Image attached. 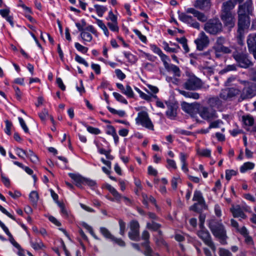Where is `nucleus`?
Wrapping results in <instances>:
<instances>
[{
  "mask_svg": "<svg viewBox=\"0 0 256 256\" xmlns=\"http://www.w3.org/2000/svg\"><path fill=\"white\" fill-rule=\"evenodd\" d=\"M253 10L252 0H246L244 3L238 6V37L240 40L243 38L244 30L250 26V16L252 14Z\"/></svg>",
  "mask_w": 256,
  "mask_h": 256,
  "instance_id": "nucleus-1",
  "label": "nucleus"
},
{
  "mask_svg": "<svg viewBox=\"0 0 256 256\" xmlns=\"http://www.w3.org/2000/svg\"><path fill=\"white\" fill-rule=\"evenodd\" d=\"M188 14H192L194 18L202 22H205L208 20L207 16L204 13L194 8H188L186 10V12H178V18L180 20L196 29L200 28V24Z\"/></svg>",
  "mask_w": 256,
  "mask_h": 256,
  "instance_id": "nucleus-2",
  "label": "nucleus"
},
{
  "mask_svg": "<svg viewBox=\"0 0 256 256\" xmlns=\"http://www.w3.org/2000/svg\"><path fill=\"white\" fill-rule=\"evenodd\" d=\"M232 57L238 66L246 68L253 66V63L248 58V54L242 50H236L232 52Z\"/></svg>",
  "mask_w": 256,
  "mask_h": 256,
  "instance_id": "nucleus-3",
  "label": "nucleus"
},
{
  "mask_svg": "<svg viewBox=\"0 0 256 256\" xmlns=\"http://www.w3.org/2000/svg\"><path fill=\"white\" fill-rule=\"evenodd\" d=\"M208 227L214 236L221 240V242L224 244L226 238V232L224 226L220 222L214 220H211L208 224Z\"/></svg>",
  "mask_w": 256,
  "mask_h": 256,
  "instance_id": "nucleus-4",
  "label": "nucleus"
},
{
  "mask_svg": "<svg viewBox=\"0 0 256 256\" xmlns=\"http://www.w3.org/2000/svg\"><path fill=\"white\" fill-rule=\"evenodd\" d=\"M136 122L137 124L140 125L148 130H154V124L148 113L146 111H141L138 113V116L136 118Z\"/></svg>",
  "mask_w": 256,
  "mask_h": 256,
  "instance_id": "nucleus-5",
  "label": "nucleus"
},
{
  "mask_svg": "<svg viewBox=\"0 0 256 256\" xmlns=\"http://www.w3.org/2000/svg\"><path fill=\"white\" fill-rule=\"evenodd\" d=\"M204 30L211 34H216L222 31V26L218 19H212L205 24Z\"/></svg>",
  "mask_w": 256,
  "mask_h": 256,
  "instance_id": "nucleus-6",
  "label": "nucleus"
},
{
  "mask_svg": "<svg viewBox=\"0 0 256 256\" xmlns=\"http://www.w3.org/2000/svg\"><path fill=\"white\" fill-rule=\"evenodd\" d=\"M198 113L202 118L208 122H211L218 118L216 111L210 106H201Z\"/></svg>",
  "mask_w": 256,
  "mask_h": 256,
  "instance_id": "nucleus-7",
  "label": "nucleus"
},
{
  "mask_svg": "<svg viewBox=\"0 0 256 256\" xmlns=\"http://www.w3.org/2000/svg\"><path fill=\"white\" fill-rule=\"evenodd\" d=\"M202 86L200 79L194 76H189L186 81L184 83V88L188 90H196L200 89Z\"/></svg>",
  "mask_w": 256,
  "mask_h": 256,
  "instance_id": "nucleus-8",
  "label": "nucleus"
},
{
  "mask_svg": "<svg viewBox=\"0 0 256 256\" xmlns=\"http://www.w3.org/2000/svg\"><path fill=\"white\" fill-rule=\"evenodd\" d=\"M197 234L198 237L201 238L206 244L208 246L213 252H215L216 248L212 240L210 235L209 232L206 229L200 228V230L197 232Z\"/></svg>",
  "mask_w": 256,
  "mask_h": 256,
  "instance_id": "nucleus-9",
  "label": "nucleus"
},
{
  "mask_svg": "<svg viewBox=\"0 0 256 256\" xmlns=\"http://www.w3.org/2000/svg\"><path fill=\"white\" fill-rule=\"evenodd\" d=\"M130 231L128 232V235L129 238L134 241H138L140 240V224L136 220H132L130 224Z\"/></svg>",
  "mask_w": 256,
  "mask_h": 256,
  "instance_id": "nucleus-10",
  "label": "nucleus"
},
{
  "mask_svg": "<svg viewBox=\"0 0 256 256\" xmlns=\"http://www.w3.org/2000/svg\"><path fill=\"white\" fill-rule=\"evenodd\" d=\"M240 94V90L238 88H227L222 90L220 97L224 100H227L234 98Z\"/></svg>",
  "mask_w": 256,
  "mask_h": 256,
  "instance_id": "nucleus-11",
  "label": "nucleus"
},
{
  "mask_svg": "<svg viewBox=\"0 0 256 256\" xmlns=\"http://www.w3.org/2000/svg\"><path fill=\"white\" fill-rule=\"evenodd\" d=\"M242 121L244 125V128L250 132H256V124L254 123V117L250 114L242 116Z\"/></svg>",
  "mask_w": 256,
  "mask_h": 256,
  "instance_id": "nucleus-12",
  "label": "nucleus"
},
{
  "mask_svg": "<svg viewBox=\"0 0 256 256\" xmlns=\"http://www.w3.org/2000/svg\"><path fill=\"white\" fill-rule=\"evenodd\" d=\"M209 42V38L204 32H200L198 38L194 40L196 48L199 50H202L207 47Z\"/></svg>",
  "mask_w": 256,
  "mask_h": 256,
  "instance_id": "nucleus-13",
  "label": "nucleus"
},
{
  "mask_svg": "<svg viewBox=\"0 0 256 256\" xmlns=\"http://www.w3.org/2000/svg\"><path fill=\"white\" fill-rule=\"evenodd\" d=\"M235 14H221L220 18L225 26L231 29L235 26Z\"/></svg>",
  "mask_w": 256,
  "mask_h": 256,
  "instance_id": "nucleus-14",
  "label": "nucleus"
},
{
  "mask_svg": "<svg viewBox=\"0 0 256 256\" xmlns=\"http://www.w3.org/2000/svg\"><path fill=\"white\" fill-rule=\"evenodd\" d=\"M210 0H196L193 4L194 8L202 10L208 11L211 7Z\"/></svg>",
  "mask_w": 256,
  "mask_h": 256,
  "instance_id": "nucleus-15",
  "label": "nucleus"
},
{
  "mask_svg": "<svg viewBox=\"0 0 256 256\" xmlns=\"http://www.w3.org/2000/svg\"><path fill=\"white\" fill-rule=\"evenodd\" d=\"M150 238V234L146 230H144L142 233V238L146 240L142 244V246H144L146 250L144 254L146 256H159L158 254H156L154 255L152 254V250L148 245L149 241L148 239Z\"/></svg>",
  "mask_w": 256,
  "mask_h": 256,
  "instance_id": "nucleus-16",
  "label": "nucleus"
},
{
  "mask_svg": "<svg viewBox=\"0 0 256 256\" xmlns=\"http://www.w3.org/2000/svg\"><path fill=\"white\" fill-rule=\"evenodd\" d=\"M235 2L232 0H228L223 2L221 14H234L232 10L236 6Z\"/></svg>",
  "mask_w": 256,
  "mask_h": 256,
  "instance_id": "nucleus-17",
  "label": "nucleus"
},
{
  "mask_svg": "<svg viewBox=\"0 0 256 256\" xmlns=\"http://www.w3.org/2000/svg\"><path fill=\"white\" fill-rule=\"evenodd\" d=\"M231 212L234 218L244 219L246 218V215L244 214L242 209L239 206H234L230 209Z\"/></svg>",
  "mask_w": 256,
  "mask_h": 256,
  "instance_id": "nucleus-18",
  "label": "nucleus"
},
{
  "mask_svg": "<svg viewBox=\"0 0 256 256\" xmlns=\"http://www.w3.org/2000/svg\"><path fill=\"white\" fill-rule=\"evenodd\" d=\"M68 175L70 177L74 180L77 186L80 188L82 184H84L85 178L82 177L79 174L73 173H70Z\"/></svg>",
  "mask_w": 256,
  "mask_h": 256,
  "instance_id": "nucleus-19",
  "label": "nucleus"
},
{
  "mask_svg": "<svg viewBox=\"0 0 256 256\" xmlns=\"http://www.w3.org/2000/svg\"><path fill=\"white\" fill-rule=\"evenodd\" d=\"M254 95V91L252 88L248 86H245L241 94V98L242 100L252 97Z\"/></svg>",
  "mask_w": 256,
  "mask_h": 256,
  "instance_id": "nucleus-20",
  "label": "nucleus"
},
{
  "mask_svg": "<svg viewBox=\"0 0 256 256\" xmlns=\"http://www.w3.org/2000/svg\"><path fill=\"white\" fill-rule=\"evenodd\" d=\"M247 44L249 50H256V34H251L248 36Z\"/></svg>",
  "mask_w": 256,
  "mask_h": 256,
  "instance_id": "nucleus-21",
  "label": "nucleus"
},
{
  "mask_svg": "<svg viewBox=\"0 0 256 256\" xmlns=\"http://www.w3.org/2000/svg\"><path fill=\"white\" fill-rule=\"evenodd\" d=\"M135 90L138 93L140 94V97L148 101H150L152 100V98H154L156 100L158 99V98L156 94H146L144 92H143L140 88H138L136 87L134 88Z\"/></svg>",
  "mask_w": 256,
  "mask_h": 256,
  "instance_id": "nucleus-22",
  "label": "nucleus"
},
{
  "mask_svg": "<svg viewBox=\"0 0 256 256\" xmlns=\"http://www.w3.org/2000/svg\"><path fill=\"white\" fill-rule=\"evenodd\" d=\"M135 90L138 93L140 94V97L148 101H150L152 100V98H154L156 100L158 99V98L156 94H146L144 92H143L140 88H138L136 87L134 88Z\"/></svg>",
  "mask_w": 256,
  "mask_h": 256,
  "instance_id": "nucleus-23",
  "label": "nucleus"
},
{
  "mask_svg": "<svg viewBox=\"0 0 256 256\" xmlns=\"http://www.w3.org/2000/svg\"><path fill=\"white\" fill-rule=\"evenodd\" d=\"M192 200L194 201H196L197 203H198L202 207H204L205 206L204 200L200 191L196 190L194 192Z\"/></svg>",
  "mask_w": 256,
  "mask_h": 256,
  "instance_id": "nucleus-24",
  "label": "nucleus"
},
{
  "mask_svg": "<svg viewBox=\"0 0 256 256\" xmlns=\"http://www.w3.org/2000/svg\"><path fill=\"white\" fill-rule=\"evenodd\" d=\"M195 104L183 102L182 104V108L184 111L192 116L194 112Z\"/></svg>",
  "mask_w": 256,
  "mask_h": 256,
  "instance_id": "nucleus-25",
  "label": "nucleus"
},
{
  "mask_svg": "<svg viewBox=\"0 0 256 256\" xmlns=\"http://www.w3.org/2000/svg\"><path fill=\"white\" fill-rule=\"evenodd\" d=\"M179 92L186 98H192L194 100H198L200 98V94L196 92H189L182 90H179Z\"/></svg>",
  "mask_w": 256,
  "mask_h": 256,
  "instance_id": "nucleus-26",
  "label": "nucleus"
},
{
  "mask_svg": "<svg viewBox=\"0 0 256 256\" xmlns=\"http://www.w3.org/2000/svg\"><path fill=\"white\" fill-rule=\"evenodd\" d=\"M106 188L113 195L116 200H119L120 199L122 196L115 188L109 184H107Z\"/></svg>",
  "mask_w": 256,
  "mask_h": 256,
  "instance_id": "nucleus-27",
  "label": "nucleus"
},
{
  "mask_svg": "<svg viewBox=\"0 0 256 256\" xmlns=\"http://www.w3.org/2000/svg\"><path fill=\"white\" fill-rule=\"evenodd\" d=\"M142 196L143 198V204H144L146 206H148V203L149 202H150L156 206V200L153 196H148L146 194H142Z\"/></svg>",
  "mask_w": 256,
  "mask_h": 256,
  "instance_id": "nucleus-28",
  "label": "nucleus"
},
{
  "mask_svg": "<svg viewBox=\"0 0 256 256\" xmlns=\"http://www.w3.org/2000/svg\"><path fill=\"white\" fill-rule=\"evenodd\" d=\"M254 167V164L251 162H246L244 163L240 168V172L242 173H244L247 170H252Z\"/></svg>",
  "mask_w": 256,
  "mask_h": 256,
  "instance_id": "nucleus-29",
  "label": "nucleus"
},
{
  "mask_svg": "<svg viewBox=\"0 0 256 256\" xmlns=\"http://www.w3.org/2000/svg\"><path fill=\"white\" fill-rule=\"evenodd\" d=\"M168 72H172L175 76H180V71L178 66L172 64H170L168 68H166Z\"/></svg>",
  "mask_w": 256,
  "mask_h": 256,
  "instance_id": "nucleus-30",
  "label": "nucleus"
},
{
  "mask_svg": "<svg viewBox=\"0 0 256 256\" xmlns=\"http://www.w3.org/2000/svg\"><path fill=\"white\" fill-rule=\"evenodd\" d=\"M80 36L84 42V44H86V42H91L92 38V34L89 32H86V30L82 31L80 33Z\"/></svg>",
  "mask_w": 256,
  "mask_h": 256,
  "instance_id": "nucleus-31",
  "label": "nucleus"
},
{
  "mask_svg": "<svg viewBox=\"0 0 256 256\" xmlns=\"http://www.w3.org/2000/svg\"><path fill=\"white\" fill-rule=\"evenodd\" d=\"M166 116L170 118H174L176 115V108L171 105L168 106V110L166 112Z\"/></svg>",
  "mask_w": 256,
  "mask_h": 256,
  "instance_id": "nucleus-32",
  "label": "nucleus"
},
{
  "mask_svg": "<svg viewBox=\"0 0 256 256\" xmlns=\"http://www.w3.org/2000/svg\"><path fill=\"white\" fill-rule=\"evenodd\" d=\"M96 12L98 16L100 17L102 16L104 14L107 10L106 7L98 4L94 5Z\"/></svg>",
  "mask_w": 256,
  "mask_h": 256,
  "instance_id": "nucleus-33",
  "label": "nucleus"
},
{
  "mask_svg": "<svg viewBox=\"0 0 256 256\" xmlns=\"http://www.w3.org/2000/svg\"><path fill=\"white\" fill-rule=\"evenodd\" d=\"M213 48H216L217 52H221L224 54H228L232 52L230 48L225 46L224 45L218 47H213Z\"/></svg>",
  "mask_w": 256,
  "mask_h": 256,
  "instance_id": "nucleus-34",
  "label": "nucleus"
},
{
  "mask_svg": "<svg viewBox=\"0 0 256 256\" xmlns=\"http://www.w3.org/2000/svg\"><path fill=\"white\" fill-rule=\"evenodd\" d=\"M176 40L182 44V47L184 50L185 52L187 53L190 51V49L187 44V40L185 37H182L180 38H177Z\"/></svg>",
  "mask_w": 256,
  "mask_h": 256,
  "instance_id": "nucleus-35",
  "label": "nucleus"
},
{
  "mask_svg": "<svg viewBox=\"0 0 256 256\" xmlns=\"http://www.w3.org/2000/svg\"><path fill=\"white\" fill-rule=\"evenodd\" d=\"M82 124L86 128L87 130L90 134H98L100 133V130L98 128H94L91 126H88L84 122H82Z\"/></svg>",
  "mask_w": 256,
  "mask_h": 256,
  "instance_id": "nucleus-36",
  "label": "nucleus"
},
{
  "mask_svg": "<svg viewBox=\"0 0 256 256\" xmlns=\"http://www.w3.org/2000/svg\"><path fill=\"white\" fill-rule=\"evenodd\" d=\"M100 232L106 238L110 240H112V238H114V236H112L110 232L106 228L101 227L100 228Z\"/></svg>",
  "mask_w": 256,
  "mask_h": 256,
  "instance_id": "nucleus-37",
  "label": "nucleus"
},
{
  "mask_svg": "<svg viewBox=\"0 0 256 256\" xmlns=\"http://www.w3.org/2000/svg\"><path fill=\"white\" fill-rule=\"evenodd\" d=\"M208 103L210 107H214L220 104V101L218 97H213L208 100Z\"/></svg>",
  "mask_w": 256,
  "mask_h": 256,
  "instance_id": "nucleus-38",
  "label": "nucleus"
},
{
  "mask_svg": "<svg viewBox=\"0 0 256 256\" xmlns=\"http://www.w3.org/2000/svg\"><path fill=\"white\" fill-rule=\"evenodd\" d=\"M198 154L202 156L210 158L211 155V150L209 149H198Z\"/></svg>",
  "mask_w": 256,
  "mask_h": 256,
  "instance_id": "nucleus-39",
  "label": "nucleus"
},
{
  "mask_svg": "<svg viewBox=\"0 0 256 256\" xmlns=\"http://www.w3.org/2000/svg\"><path fill=\"white\" fill-rule=\"evenodd\" d=\"M160 224L156 223L154 222H148L146 224V228L152 230H158L160 228Z\"/></svg>",
  "mask_w": 256,
  "mask_h": 256,
  "instance_id": "nucleus-40",
  "label": "nucleus"
},
{
  "mask_svg": "<svg viewBox=\"0 0 256 256\" xmlns=\"http://www.w3.org/2000/svg\"><path fill=\"white\" fill-rule=\"evenodd\" d=\"M122 93L130 98H134V94L132 90V88L129 85L126 86V88H124V90L123 91Z\"/></svg>",
  "mask_w": 256,
  "mask_h": 256,
  "instance_id": "nucleus-41",
  "label": "nucleus"
},
{
  "mask_svg": "<svg viewBox=\"0 0 256 256\" xmlns=\"http://www.w3.org/2000/svg\"><path fill=\"white\" fill-rule=\"evenodd\" d=\"M29 198L33 204H36L38 199V192L36 191H32L29 195Z\"/></svg>",
  "mask_w": 256,
  "mask_h": 256,
  "instance_id": "nucleus-42",
  "label": "nucleus"
},
{
  "mask_svg": "<svg viewBox=\"0 0 256 256\" xmlns=\"http://www.w3.org/2000/svg\"><path fill=\"white\" fill-rule=\"evenodd\" d=\"M30 244L36 250H38L40 249H42L45 247L44 244L41 240H39L36 242H30Z\"/></svg>",
  "mask_w": 256,
  "mask_h": 256,
  "instance_id": "nucleus-43",
  "label": "nucleus"
},
{
  "mask_svg": "<svg viewBox=\"0 0 256 256\" xmlns=\"http://www.w3.org/2000/svg\"><path fill=\"white\" fill-rule=\"evenodd\" d=\"M223 122L220 120H217L213 122L211 121L209 125V128L211 129L212 128H220Z\"/></svg>",
  "mask_w": 256,
  "mask_h": 256,
  "instance_id": "nucleus-44",
  "label": "nucleus"
},
{
  "mask_svg": "<svg viewBox=\"0 0 256 256\" xmlns=\"http://www.w3.org/2000/svg\"><path fill=\"white\" fill-rule=\"evenodd\" d=\"M113 96L118 101L124 104H128L126 100L120 94L114 92L113 93Z\"/></svg>",
  "mask_w": 256,
  "mask_h": 256,
  "instance_id": "nucleus-45",
  "label": "nucleus"
},
{
  "mask_svg": "<svg viewBox=\"0 0 256 256\" xmlns=\"http://www.w3.org/2000/svg\"><path fill=\"white\" fill-rule=\"evenodd\" d=\"M162 61L163 62L164 68H168V66L170 64L168 62L170 61V59L168 56L162 53L160 56Z\"/></svg>",
  "mask_w": 256,
  "mask_h": 256,
  "instance_id": "nucleus-46",
  "label": "nucleus"
},
{
  "mask_svg": "<svg viewBox=\"0 0 256 256\" xmlns=\"http://www.w3.org/2000/svg\"><path fill=\"white\" fill-rule=\"evenodd\" d=\"M109 28L112 32H118V31L119 28L118 26V22H108L107 24Z\"/></svg>",
  "mask_w": 256,
  "mask_h": 256,
  "instance_id": "nucleus-47",
  "label": "nucleus"
},
{
  "mask_svg": "<svg viewBox=\"0 0 256 256\" xmlns=\"http://www.w3.org/2000/svg\"><path fill=\"white\" fill-rule=\"evenodd\" d=\"M147 86L148 88L150 91L147 90H146V91L149 94H156L158 92V88L156 86L148 84Z\"/></svg>",
  "mask_w": 256,
  "mask_h": 256,
  "instance_id": "nucleus-48",
  "label": "nucleus"
},
{
  "mask_svg": "<svg viewBox=\"0 0 256 256\" xmlns=\"http://www.w3.org/2000/svg\"><path fill=\"white\" fill-rule=\"evenodd\" d=\"M124 54L125 57L128 60L129 62L131 63H134L136 62V58L135 56L131 53L124 52Z\"/></svg>",
  "mask_w": 256,
  "mask_h": 256,
  "instance_id": "nucleus-49",
  "label": "nucleus"
},
{
  "mask_svg": "<svg viewBox=\"0 0 256 256\" xmlns=\"http://www.w3.org/2000/svg\"><path fill=\"white\" fill-rule=\"evenodd\" d=\"M74 46H75V48H76V49L78 51L80 52H82V53L85 54L88 50V48L85 47V46H82V44H80L78 42H76L75 44H74Z\"/></svg>",
  "mask_w": 256,
  "mask_h": 256,
  "instance_id": "nucleus-50",
  "label": "nucleus"
},
{
  "mask_svg": "<svg viewBox=\"0 0 256 256\" xmlns=\"http://www.w3.org/2000/svg\"><path fill=\"white\" fill-rule=\"evenodd\" d=\"M236 70V66L235 64L228 65L223 70H222V73H225L230 71H234Z\"/></svg>",
  "mask_w": 256,
  "mask_h": 256,
  "instance_id": "nucleus-51",
  "label": "nucleus"
},
{
  "mask_svg": "<svg viewBox=\"0 0 256 256\" xmlns=\"http://www.w3.org/2000/svg\"><path fill=\"white\" fill-rule=\"evenodd\" d=\"M226 42V38L223 36H219L216 38V44L213 47H218L223 46Z\"/></svg>",
  "mask_w": 256,
  "mask_h": 256,
  "instance_id": "nucleus-52",
  "label": "nucleus"
},
{
  "mask_svg": "<svg viewBox=\"0 0 256 256\" xmlns=\"http://www.w3.org/2000/svg\"><path fill=\"white\" fill-rule=\"evenodd\" d=\"M236 174V172L232 170H228L226 171V178L229 180L232 176Z\"/></svg>",
  "mask_w": 256,
  "mask_h": 256,
  "instance_id": "nucleus-53",
  "label": "nucleus"
},
{
  "mask_svg": "<svg viewBox=\"0 0 256 256\" xmlns=\"http://www.w3.org/2000/svg\"><path fill=\"white\" fill-rule=\"evenodd\" d=\"M84 184L87 185L92 188L96 186V182L94 180L85 178Z\"/></svg>",
  "mask_w": 256,
  "mask_h": 256,
  "instance_id": "nucleus-54",
  "label": "nucleus"
},
{
  "mask_svg": "<svg viewBox=\"0 0 256 256\" xmlns=\"http://www.w3.org/2000/svg\"><path fill=\"white\" fill-rule=\"evenodd\" d=\"M75 60L78 62L84 64L85 66L88 67V63L85 60L84 58L76 54L75 57Z\"/></svg>",
  "mask_w": 256,
  "mask_h": 256,
  "instance_id": "nucleus-55",
  "label": "nucleus"
},
{
  "mask_svg": "<svg viewBox=\"0 0 256 256\" xmlns=\"http://www.w3.org/2000/svg\"><path fill=\"white\" fill-rule=\"evenodd\" d=\"M218 253L220 256H232V255L230 250L224 248H220Z\"/></svg>",
  "mask_w": 256,
  "mask_h": 256,
  "instance_id": "nucleus-56",
  "label": "nucleus"
},
{
  "mask_svg": "<svg viewBox=\"0 0 256 256\" xmlns=\"http://www.w3.org/2000/svg\"><path fill=\"white\" fill-rule=\"evenodd\" d=\"M164 48L165 50L171 52H178L176 48H172L169 47L168 44L166 42H163Z\"/></svg>",
  "mask_w": 256,
  "mask_h": 256,
  "instance_id": "nucleus-57",
  "label": "nucleus"
},
{
  "mask_svg": "<svg viewBox=\"0 0 256 256\" xmlns=\"http://www.w3.org/2000/svg\"><path fill=\"white\" fill-rule=\"evenodd\" d=\"M6 122V128H5V132L8 134L10 135L11 134V127L12 126V124L11 122L8 121V120H6L5 121Z\"/></svg>",
  "mask_w": 256,
  "mask_h": 256,
  "instance_id": "nucleus-58",
  "label": "nucleus"
},
{
  "mask_svg": "<svg viewBox=\"0 0 256 256\" xmlns=\"http://www.w3.org/2000/svg\"><path fill=\"white\" fill-rule=\"evenodd\" d=\"M18 119L20 124L22 128V129L24 131V132L26 133H28L29 132V130H28V126H26L24 120L22 118H20V117H19L18 118Z\"/></svg>",
  "mask_w": 256,
  "mask_h": 256,
  "instance_id": "nucleus-59",
  "label": "nucleus"
},
{
  "mask_svg": "<svg viewBox=\"0 0 256 256\" xmlns=\"http://www.w3.org/2000/svg\"><path fill=\"white\" fill-rule=\"evenodd\" d=\"M119 225H120V234L124 236L125 232V228H126V224L122 220H119Z\"/></svg>",
  "mask_w": 256,
  "mask_h": 256,
  "instance_id": "nucleus-60",
  "label": "nucleus"
},
{
  "mask_svg": "<svg viewBox=\"0 0 256 256\" xmlns=\"http://www.w3.org/2000/svg\"><path fill=\"white\" fill-rule=\"evenodd\" d=\"M134 34L138 36V37L139 38L142 42H146V37L142 35V34L141 33V32L138 30H134Z\"/></svg>",
  "mask_w": 256,
  "mask_h": 256,
  "instance_id": "nucleus-61",
  "label": "nucleus"
},
{
  "mask_svg": "<svg viewBox=\"0 0 256 256\" xmlns=\"http://www.w3.org/2000/svg\"><path fill=\"white\" fill-rule=\"evenodd\" d=\"M48 116V111L46 109H44L41 112L38 114V116L42 121H44Z\"/></svg>",
  "mask_w": 256,
  "mask_h": 256,
  "instance_id": "nucleus-62",
  "label": "nucleus"
},
{
  "mask_svg": "<svg viewBox=\"0 0 256 256\" xmlns=\"http://www.w3.org/2000/svg\"><path fill=\"white\" fill-rule=\"evenodd\" d=\"M115 73L117 77L120 80H123L126 78V75L122 72L120 69H116L115 70Z\"/></svg>",
  "mask_w": 256,
  "mask_h": 256,
  "instance_id": "nucleus-63",
  "label": "nucleus"
},
{
  "mask_svg": "<svg viewBox=\"0 0 256 256\" xmlns=\"http://www.w3.org/2000/svg\"><path fill=\"white\" fill-rule=\"evenodd\" d=\"M150 48L154 52L158 54L159 56L163 53L162 50L156 45L150 46Z\"/></svg>",
  "mask_w": 256,
  "mask_h": 256,
  "instance_id": "nucleus-64",
  "label": "nucleus"
}]
</instances>
